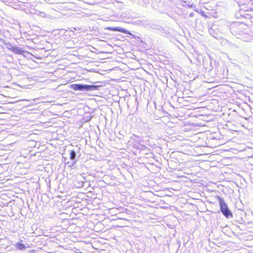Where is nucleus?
<instances>
[{"label": "nucleus", "instance_id": "39448f33", "mask_svg": "<svg viewBox=\"0 0 253 253\" xmlns=\"http://www.w3.org/2000/svg\"><path fill=\"white\" fill-rule=\"evenodd\" d=\"M15 247L16 248H17L20 250H23L27 248V247H26L24 245H23V244H21V243L16 244L15 245Z\"/></svg>", "mask_w": 253, "mask_h": 253}, {"label": "nucleus", "instance_id": "423d86ee", "mask_svg": "<svg viewBox=\"0 0 253 253\" xmlns=\"http://www.w3.org/2000/svg\"><path fill=\"white\" fill-rule=\"evenodd\" d=\"M76 157V153L74 151H72L70 154V159L73 160Z\"/></svg>", "mask_w": 253, "mask_h": 253}, {"label": "nucleus", "instance_id": "f257e3e1", "mask_svg": "<svg viewBox=\"0 0 253 253\" xmlns=\"http://www.w3.org/2000/svg\"><path fill=\"white\" fill-rule=\"evenodd\" d=\"M71 88L74 90H82L84 89H86L87 90L96 89L98 88L97 85H83L78 84H73L71 85Z\"/></svg>", "mask_w": 253, "mask_h": 253}, {"label": "nucleus", "instance_id": "7ed1b4c3", "mask_svg": "<svg viewBox=\"0 0 253 253\" xmlns=\"http://www.w3.org/2000/svg\"><path fill=\"white\" fill-rule=\"evenodd\" d=\"M106 29L112 31H118L124 34H129L127 30L121 27H108Z\"/></svg>", "mask_w": 253, "mask_h": 253}, {"label": "nucleus", "instance_id": "f03ea898", "mask_svg": "<svg viewBox=\"0 0 253 253\" xmlns=\"http://www.w3.org/2000/svg\"><path fill=\"white\" fill-rule=\"evenodd\" d=\"M220 210L223 214L226 217H228L229 215L232 216L231 211L228 209L227 205L223 200H220L219 202Z\"/></svg>", "mask_w": 253, "mask_h": 253}, {"label": "nucleus", "instance_id": "20e7f679", "mask_svg": "<svg viewBox=\"0 0 253 253\" xmlns=\"http://www.w3.org/2000/svg\"><path fill=\"white\" fill-rule=\"evenodd\" d=\"M11 50L16 54H21L23 52V51L21 49L18 48L17 47H15V46L11 48Z\"/></svg>", "mask_w": 253, "mask_h": 253}]
</instances>
